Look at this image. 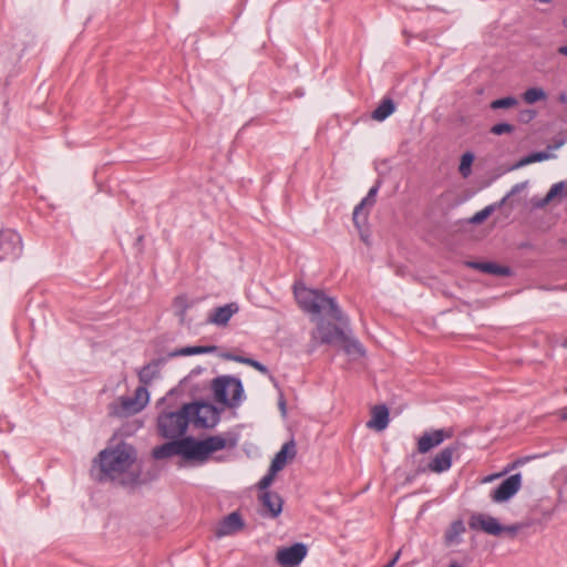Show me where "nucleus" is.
I'll return each instance as SVG.
<instances>
[{"label":"nucleus","instance_id":"f257e3e1","mask_svg":"<svg viewBox=\"0 0 567 567\" xmlns=\"http://www.w3.org/2000/svg\"><path fill=\"white\" fill-rule=\"evenodd\" d=\"M293 293L299 307L312 315H322L338 324L318 320L311 332L310 348L317 349L321 344L340 343L348 354L363 357L365 350L360 341L351 336L349 318L342 312L334 298L327 296L323 291L310 289L305 286L295 285Z\"/></svg>","mask_w":567,"mask_h":567},{"label":"nucleus","instance_id":"f03ea898","mask_svg":"<svg viewBox=\"0 0 567 567\" xmlns=\"http://www.w3.org/2000/svg\"><path fill=\"white\" fill-rule=\"evenodd\" d=\"M235 445L236 440L226 439L223 435H210L203 440L186 436L155 447L153 450V456L156 460H163L179 455L185 461L204 464L210 458L213 453L225 449H233Z\"/></svg>","mask_w":567,"mask_h":567},{"label":"nucleus","instance_id":"7ed1b4c3","mask_svg":"<svg viewBox=\"0 0 567 567\" xmlns=\"http://www.w3.org/2000/svg\"><path fill=\"white\" fill-rule=\"evenodd\" d=\"M136 458V450L131 444L121 442L101 451L96 461L104 476L112 481L118 480L124 485H135L142 483Z\"/></svg>","mask_w":567,"mask_h":567},{"label":"nucleus","instance_id":"20e7f679","mask_svg":"<svg viewBox=\"0 0 567 567\" xmlns=\"http://www.w3.org/2000/svg\"><path fill=\"white\" fill-rule=\"evenodd\" d=\"M212 390L215 402L227 406L237 408L244 398L241 381L233 375H220L212 381Z\"/></svg>","mask_w":567,"mask_h":567},{"label":"nucleus","instance_id":"39448f33","mask_svg":"<svg viewBox=\"0 0 567 567\" xmlns=\"http://www.w3.org/2000/svg\"><path fill=\"white\" fill-rule=\"evenodd\" d=\"M188 411L185 404L176 411H163L157 417L158 433L166 439L182 437L189 424Z\"/></svg>","mask_w":567,"mask_h":567},{"label":"nucleus","instance_id":"423d86ee","mask_svg":"<svg viewBox=\"0 0 567 567\" xmlns=\"http://www.w3.org/2000/svg\"><path fill=\"white\" fill-rule=\"evenodd\" d=\"M468 526L473 530H482L492 536H501L503 533L514 537L522 528V524L502 525L495 517L476 513L468 519Z\"/></svg>","mask_w":567,"mask_h":567},{"label":"nucleus","instance_id":"0eeeda50","mask_svg":"<svg viewBox=\"0 0 567 567\" xmlns=\"http://www.w3.org/2000/svg\"><path fill=\"white\" fill-rule=\"evenodd\" d=\"M186 411H188L189 422L196 427L209 429L214 427L219 421V413L217 409L206 402H192L185 404Z\"/></svg>","mask_w":567,"mask_h":567},{"label":"nucleus","instance_id":"6e6552de","mask_svg":"<svg viewBox=\"0 0 567 567\" xmlns=\"http://www.w3.org/2000/svg\"><path fill=\"white\" fill-rule=\"evenodd\" d=\"M22 254V239L12 229L0 231V260H16Z\"/></svg>","mask_w":567,"mask_h":567},{"label":"nucleus","instance_id":"1a4fd4ad","mask_svg":"<svg viewBox=\"0 0 567 567\" xmlns=\"http://www.w3.org/2000/svg\"><path fill=\"white\" fill-rule=\"evenodd\" d=\"M308 554L303 543H295L288 547H281L276 553V561L280 567H298Z\"/></svg>","mask_w":567,"mask_h":567},{"label":"nucleus","instance_id":"9d476101","mask_svg":"<svg viewBox=\"0 0 567 567\" xmlns=\"http://www.w3.org/2000/svg\"><path fill=\"white\" fill-rule=\"evenodd\" d=\"M147 385L141 384L136 388L134 396H122L120 399L121 402V412H116L117 414H135L142 411L150 400V394L147 391Z\"/></svg>","mask_w":567,"mask_h":567},{"label":"nucleus","instance_id":"9b49d317","mask_svg":"<svg viewBox=\"0 0 567 567\" xmlns=\"http://www.w3.org/2000/svg\"><path fill=\"white\" fill-rule=\"evenodd\" d=\"M522 476L519 473L505 478L492 493L491 498L494 503H503L512 498L520 488Z\"/></svg>","mask_w":567,"mask_h":567},{"label":"nucleus","instance_id":"f8f14e48","mask_svg":"<svg viewBox=\"0 0 567 567\" xmlns=\"http://www.w3.org/2000/svg\"><path fill=\"white\" fill-rule=\"evenodd\" d=\"M456 445H450L444 447L431 460L426 467L421 471H429L437 474L449 471L452 466L453 456L456 453Z\"/></svg>","mask_w":567,"mask_h":567},{"label":"nucleus","instance_id":"ddd939ff","mask_svg":"<svg viewBox=\"0 0 567 567\" xmlns=\"http://www.w3.org/2000/svg\"><path fill=\"white\" fill-rule=\"evenodd\" d=\"M380 182L371 187L367 196L354 207L353 210V223L357 227L364 225L368 219V210L375 204V197L379 192Z\"/></svg>","mask_w":567,"mask_h":567},{"label":"nucleus","instance_id":"4468645a","mask_svg":"<svg viewBox=\"0 0 567 567\" xmlns=\"http://www.w3.org/2000/svg\"><path fill=\"white\" fill-rule=\"evenodd\" d=\"M258 499L262 507L264 516L276 518L282 512L284 501L278 493L265 491L260 493Z\"/></svg>","mask_w":567,"mask_h":567},{"label":"nucleus","instance_id":"2eb2a0df","mask_svg":"<svg viewBox=\"0 0 567 567\" xmlns=\"http://www.w3.org/2000/svg\"><path fill=\"white\" fill-rule=\"evenodd\" d=\"M238 310L239 307L236 302H230L221 307H217L209 312L207 322L218 327H225L228 324L231 317L238 312Z\"/></svg>","mask_w":567,"mask_h":567},{"label":"nucleus","instance_id":"dca6fc26","mask_svg":"<svg viewBox=\"0 0 567 567\" xmlns=\"http://www.w3.org/2000/svg\"><path fill=\"white\" fill-rule=\"evenodd\" d=\"M452 434L445 430H434L425 432L417 441V451L422 454L427 453L432 449L439 446L445 439Z\"/></svg>","mask_w":567,"mask_h":567},{"label":"nucleus","instance_id":"f3484780","mask_svg":"<svg viewBox=\"0 0 567 567\" xmlns=\"http://www.w3.org/2000/svg\"><path fill=\"white\" fill-rule=\"evenodd\" d=\"M243 527L244 522L240 515L237 512H233L224 517L223 520L217 525L215 534L217 537H223L235 534L243 529Z\"/></svg>","mask_w":567,"mask_h":567},{"label":"nucleus","instance_id":"a211bd4d","mask_svg":"<svg viewBox=\"0 0 567 567\" xmlns=\"http://www.w3.org/2000/svg\"><path fill=\"white\" fill-rule=\"evenodd\" d=\"M296 453V445L293 441L285 443L279 450V452L276 453L270 466H272L274 471H281L286 466L288 461L295 458Z\"/></svg>","mask_w":567,"mask_h":567},{"label":"nucleus","instance_id":"6ab92c4d","mask_svg":"<svg viewBox=\"0 0 567 567\" xmlns=\"http://www.w3.org/2000/svg\"><path fill=\"white\" fill-rule=\"evenodd\" d=\"M389 424V410L385 405H375L371 411V419L367 426L378 431L384 430Z\"/></svg>","mask_w":567,"mask_h":567},{"label":"nucleus","instance_id":"aec40b11","mask_svg":"<svg viewBox=\"0 0 567 567\" xmlns=\"http://www.w3.org/2000/svg\"><path fill=\"white\" fill-rule=\"evenodd\" d=\"M472 268L482 272L506 277L511 275V269L505 266H499L495 262H471Z\"/></svg>","mask_w":567,"mask_h":567},{"label":"nucleus","instance_id":"412c9836","mask_svg":"<svg viewBox=\"0 0 567 567\" xmlns=\"http://www.w3.org/2000/svg\"><path fill=\"white\" fill-rule=\"evenodd\" d=\"M159 374V362L153 360L138 371V380L141 384L148 385Z\"/></svg>","mask_w":567,"mask_h":567},{"label":"nucleus","instance_id":"4be33fe9","mask_svg":"<svg viewBox=\"0 0 567 567\" xmlns=\"http://www.w3.org/2000/svg\"><path fill=\"white\" fill-rule=\"evenodd\" d=\"M395 111V104L392 99L385 97L381 101L378 107L372 112L371 117L375 121L382 122L388 118Z\"/></svg>","mask_w":567,"mask_h":567},{"label":"nucleus","instance_id":"5701e85b","mask_svg":"<svg viewBox=\"0 0 567 567\" xmlns=\"http://www.w3.org/2000/svg\"><path fill=\"white\" fill-rule=\"evenodd\" d=\"M465 532V526L462 520H455L451 524L449 529L445 533V543L446 544H457L460 542V536Z\"/></svg>","mask_w":567,"mask_h":567},{"label":"nucleus","instance_id":"b1692460","mask_svg":"<svg viewBox=\"0 0 567 567\" xmlns=\"http://www.w3.org/2000/svg\"><path fill=\"white\" fill-rule=\"evenodd\" d=\"M217 350L216 346H196V347H185L176 350L173 355H193V354H202V353H212Z\"/></svg>","mask_w":567,"mask_h":567},{"label":"nucleus","instance_id":"393cba45","mask_svg":"<svg viewBox=\"0 0 567 567\" xmlns=\"http://www.w3.org/2000/svg\"><path fill=\"white\" fill-rule=\"evenodd\" d=\"M546 97L547 94L542 87H529L523 93V100L527 104L545 101Z\"/></svg>","mask_w":567,"mask_h":567},{"label":"nucleus","instance_id":"a878e982","mask_svg":"<svg viewBox=\"0 0 567 567\" xmlns=\"http://www.w3.org/2000/svg\"><path fill=\"white\" fill-rule=\"evenodd\" d=\"M173 307L176 316L179 318L181 322L185 320L186 312L190 307L188 298L186 296H178L174 299Z\"/></svg>","mask_w":567,"mask_h":567},{"label":"nucleus","instance_id":"bb28decb","mask_svg":"<svg viewBox=\"0 0 567 567\" xmlns=\"http://www.w3.org/2000/svg\"><path fill=\"white\" fill-rule=\"evenodd\" d=\"M563 194L567 197V186H566V184L564 182H559V183L554 184L550 187V189L548 190V193L546 194V196L544 197L542 206L547 205L555 197H557L558 195H563Z\"/></svg>","mask_w":567,"mask_h":567},{"label":"nucleus","instance_id":"cd10ccee","mask_svg":"<svg viewBox=\"0 0 567 567\" xmlns=\"http://www.w3.org/2000/svg\"><path fill=\"white\" fill-rule=\"evenodd\" d=\"M473 161H474L473 153L466 152L462 155L458 171H460V174L464 178H466L471 175Z\"/></svg>","mask_w":567,"mask_h":567},{"label":"nucleus","instance_id":"c85d7f7f","mask_svg":"<svg viewBox=\"0 0 567 567\" xmlns=\"http://www.w3.org/2000/svg\"><path fill=\"white\" fill-rule=\"evenodd\" d=\"M550 157H553V154H550L548 152H535V153H532L528 156L522 158L517 166H525V165H528L532 163L549 159Z\"/></svg>","mask_w":567,"mask_h":567},{"label":"nucleus","instance_id":"c756f323","mask_svg":"<svg viewBox=\"0 0 567 567\" xmlns=\"http://www.w3.org/2000/svg\"><path fill=\"white\" fill-rule=\"evenodd\" d=\"M518 104V101L514 96H506L502 99H497L491 103V109L498 110V109H511Z\"/></svg>","mask_w":567,"mask_h":567},{"label":"nucleus","instance_id":"7c9ffc66","mask_svg":"<svg viewBox=\"0 0 567 567\" xmlns=\"http://www.w3.org/2000/svg\"><path fill=\"white\" fill-rule=\"evenodd\" d=\"M279 471H274L272 466L269 467L268 473L258 482V489L262 493L268 489V487L272 484L276 474Z\"/></svg>","mask_w":567,"mask_h":567},{"label":"nucleus","instance_id":"2f4dec72","mask_svg":"<svg viewBox=\"0 0 567 567\" xmlns=\"http://www.w3.org/2000/svg\"><path fill=\"white\" fill-rule=\"evenodd\" d=\"M493 212H494L493 205L486 206L484 209L474 214L470 220L472 224H482L485 219H487L491 216V214Z\"/></svg>","mask_w":567,"mask_h":567},{"label":"nucleus","instance_id":"473e14b6","mask_svg":"<svg viewBox=\"0 0 567 567\" xmlns=\"http://www.w3.org/2000/svg\"><path fill=\"white\" fill-rule=\"evenodd\" d=\"M514 131V126L508 123H498L492 126L491 133L495 135L508 134Z\"/></svg>","mask_w":567,"mask_h":567},{"label":"nucleus","instance_id":"72a5a7b5","mask_svg":"<svg viewBox=\"0 0 567 567\" xmlns=\"http://www.w3.org/2000/svg\"><path fill=\"white\" fill-rule=\"evenodd\" d=\"M245 364L252 367L262 374L269 373L268 368L255 359L249 358L248 361H245Z\"/></svg>","mask_w":567,"mask_h":567},{"label":"nucleus","instance_id":"f704fd0d","mask_svg":"<svg viewBox=\"0 0 567 567\" xmlns=\"http://www.w3.org/2000/svg\"><path fill=\"white\" fill-rule=\"evenodd\" d=\"M248 359H249V358H246V357H241V355L234 354L233 361H235V362H239V363H244V364H245V361H248Z\"/></svg>","mask_w":567,"mask_h":567},{"label":"nucleus","instance_id":"c9c22d12","mask_svg":"<svg viewBox=\"0 0 567 567\" xmlns=\"http://www.w3.org/2000/svg\"><path fill=\"white\" fill-rule=\"evenodd\" d=\"M557 52H558V54L564 55V56H566V58H567V44H565V45H560V47L557 49Z\"/></svg>","mask_w":567,"mask_h":567},{"label":"nucleus","instance_id":"e433bc0d","mask_svg":"<svg viewBox=\"0 0 567 567\" xmlns=\"http://www.w3.org/2000/svg\"><path fill=\"white\" fill-rule=\"evenodd\" d=\"M498 476H499L498 474L488 475V476L484 477L482 482L483 483H488V482H492L493 480H495Z\"/></svg>","mask_w":567,"mask_h":567},{"label":"nucleus","instance_id":"4c0bfd02","mask_svg":"<svg viewBox=\"0 0 567 567\" xmlns=\"http://www.w3.org/2000/svg\"><path fill=\"white\" fill-rule=\"evenodd\" d=\"M279 408L282 414H286V401L281 398L279 401Z\"/></svg>","mask_w":567,"mask_h":567},{"label":"nucleus","instance_id":"58836bf2","mask_svg":"<svg viewBox=\"0 0 567 567\" xmlns=\"http://www.w3.org/2000/svg\"><path fill=\"white\" fill-rule=\"evenodd\" d=\"M221 357H223L224 359H226V360H231V361H233L234 354H231V353H225V354H223Z\"/></svg>","mask_w":567,"mask_h":567},{"label":"nucleus","instance_id":"ea45409f","mask_svg":"<svg viewBox=\"0 0 567 567\" xmlns=\"http://www.w3.org/2000/svg\"><path fill=\"white\" fill-rule=\"evenodd\" d=\"M525 114L527 115V120L533 118L535 115V113L533 111H526Z\"/></svg>","mask_w":567,"mask_h":567},{"label":"nucleus","instance_id":"a19ab883","mask_svg":"<svg viewBox=\"0 0 567 567\" xmlns=\"http://www.w3.org/2000/svg\"><path fill=\"white\" fill-rule=\"evenodd\" d=\"M449 567H462L458 563L453 561L449 565Z\"/></svg>","mask_w":567,"mask_h":567},{"label":"nucleus","instance_id":"79ce46f5","mask_svg":"<svg viewBox=\"0 0 567 567\" xmlns=\"http://www.w3.org/2000/svg\"><path fill=\"white\" fill-rule=\"evenodd\" d=\"M561 419H563L564 421H567V411H563V413H561Z\"/></svg>","mask_w":567,"mask_h":567},{"label":"nucleus","instance_id":"37998d69","mask_svg":"<svg viewBox=\"0 0 567 567\" xmlns=\"http://www.w3.org/2000/svg\"><path fill=\"white\" fill-rule=\"evenodd\" d=\"M399 557H400V551H398V553L395 554V556L393 557V559H392V560H394V563H396V561H398V559H399Z\"/></svg>","mask_w":567,"mask_h":567},{"label":"nucleus","instance_id":"c03bdc74","mask_svg":"<svg viewBox=\"0 0 567 567\" xmlns=\"http://www.w3.org/2000/svg\"><path fill=\"white\" fill-rule=\"evenodd\" d=\"M395 565L394 560H391L385 567H393Z\"/></svg>","mask_w":567,"mask_h":567},{"label":"nucleus","instance_id":"a18cd8bd","mask_svg":"<svg viewBox=\"0 0 567 567\" xmlns=\"http://www.w3.org/2000/svg\"><path fill=\"white\" fill-rule=\"evenodd\" d=\"M395 565L394 560H391L385 567H393Z\"/></svg>","mask_w":567,"mask_h":567},{"label":"nucleus","instance_id":"49530a36","mask_svg":"<svg viewBox=\"0 0 567 567\" xmlns=\"http://www.w3.org/2000/svg\"><path fill=\"white\" fill-rule=\"evenodd\" d=\"M563 25L567 29V17L563 20Z\"/></svg>","mask_w":567,"mask_h":567},{"label":"nucleus","instance_id":"de8ad7c7","mask_svg":"<svg viewBox=\"0 0 567 567\" xmlns=\"http://www.w3.org/2000/svg\"><path fill=\"white\" fill-rule=\"evenodd\" d=\"M559 99H560L561 102H565L566 101V95L561 94Z\"/></svg>","mask_w":567,"mask_h":567},{"label":"nucleus","instance_id":"09e8293b","mask_svg":"<svg viewBox=\"0 0 567 567\" xmlns=\"http://www.w3.org/2000/svg\"><path fill=\"white\" fill-rule=\"evenodd\" d=\"M561 346H563L564 348H567V338L561 342Z\"/></svg>","mask_w":567,"mask_h":567}]
</instances>
